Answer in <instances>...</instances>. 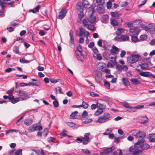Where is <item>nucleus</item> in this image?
Returning <instances> with one entry per match:
<instances>
[{
	"instance_id": "obj_13",
	"label": "nucleus",
	"mask_w": 155,
	"mask_h": 155,
	"mask_svg": "<svg viewBox=\"0 0 155 155\" xmlns=\"http://www.w3.org/2000/svg\"><path fill=\"white\" fill-rule=\"evenodd\" d=\"M41 7V6L39 5H38L35 8L33 9H30L29 12H32L33 13H36L38 12L39 10Z\"/></svg>"
},
{
	"instance_id": "obj_16",
	"label": "nucleus",
	"mask_w": 155,
	"mask_h": 155,
	"mask_svg": "<svg viewBox=\"0 0 155 155\" xmlns=\"http://www.w3.org/2000/svg\"><path fill=\"white\" fill-rule=\"evenodd\" d=\"M96 18L94 15L91 14L90 17L88 18V20L91 23H93L96 21Z\"/></svg>"
},
{
	"instance_id": "obj_34",
	"label": "nucleus",
	"mask_w": 155,
	"mask_h": 155,
	"mask_svg": "<svg viewBox=\"0 0 155 155\" xmlns=\"http://www.w3.org/2000/svg\"><path fill=\"white\" fill-rule=\"evenodd\" d=\"M141 120L142 121V122H140V123L144 124L147 121L148 119L146 116H145L142 117L141 118Z\"/></svg>"
},
{
	"instance_id": "obj_41",
	"label": "nucleus",
	"mask_w": 155,
	"mask_h": 155,
	"mask_svg": "<svg viewBox=\"0 0 155 155\" xmlns=\"http://www.w3.org/2000/svg\"><path fill=\"white\" fill-rule=\"evenodd\" d=\"M104 82L105 87L108 89H109L110 88V83L106 81H104Z\"/></svg>"
},
{
	"instance_id": "obj_27",
	"label": "nucleus",
	"mask_w": 155,
	"mask_h": 155,
	"mask_svg": "<svg viewBox=\"0 0 155 155\" xmlns=\"http://www.w3.org/2000/svg\"><path fill=\"white\" fill-rule=\"evenodd\" d=\"M139 65L142 69L144 70H147L148 65L147 63H143L141 64H139Z\"/></svg>"
},
{
	"instance_id": "obj_45",
	"label": "nucleus",
	"mask_w": 155,
	"mask_h": 155,
	"mask_svg": "<svg viewBox=\"0 0 155 155\" xmlns=\"http://www.w3.org/2000/svg\"><path fill=\"white\" fill-rule=\"evenodd\" d=\"M138 28L137 27H134L133 28H130L129 31L130 33H132L138 29Z\"/></svg>"
},
{
	"instance_id": "obj_28",
	"label": "nucleus",
	"mask_w": 155,
	"mask_h": 155,
	"mask_svg": "<svg viewBox=\"0 0 155 155\" xmlns=\"http://www.w3.org/2000/svg\"><path fill=\"white\" fill-rule=\"evenodd\" d=\"M124 29L123 28H118L117 31H116V34L118 35H120L121 33L124 32Z\"/></svg>"
},
{
	"instance_id": "obj_58",
	"label": "nucleus",
	"mask_w": 155,
	"mask_h": 155,
	"mask_svg": "<svg viewBox=\"0 0 155 155\" xmlns=\"http://www.w3.org/2000/svg\"><path fill=\"white\" fill-rule=\"evenodd\" d=\"M112 2L110 1H108L107 3V9H110L111 8Z\"/></svg>"
},
{
	"instance_id": "obj_60",
	"label": "nucleus",
	"mask_w": 155,
	"mask_h": 155,
	"mask_svg": "<svg viewBox=\"0 0 155 155\" xmlns=\"http://www.w3.org/2000/svg\"><path fill=\"white\" fill-rule=\"evenodd\" d=\"M4 2L5 4H7L9 5H11V7H12V5L14 4V3H15V1H12L9 2Z\"/></svg>"
},
{
	"instance_id": "obj_9",
	"label": "nucleus",
	"mask_w": 155,
	"mask_h": 155,
	"mask_svg": "<svg viewBox=\"0 0 155 155\" xmlns=\"http://www.w3.org/2000/svg\"><path fill=\"white\" fill-rule=\"evenodd\" d=\"M122 106L125 108H128L127 110L129 112L131 111H136L135 110H133V107L130 106L129 103L127 102L123 103L122 104Z\"/></svg>"
},
{
	"instance_id": "obj_44",
	"label": "nucleus",
	"mask_w": 155,
	"mask_h": 155,
	"mask_svg": "<svg viewBox=\"0 0 155 155\" xmlns=\"http://www.w3.org/2000/svg\"><path fill=\"white\" fill-rule=\"evenodd\" d=\"M79 12L80 13L78 14V16L80 20H81L84 17V14L83 11L82 12Z\"/></svg>"
},
{
	"instance_id": "obj_56",
	"label": "nucleus",
	"mask_w": 155,
	"mask_h": 155,
	"mask_svg": "<svg viewBox=\"0 0 155 155\" xmlns=\"http://www.w3.org/2000/svg\"><path fill=\"white\" fill-rule=\"evenodd\" d=\"M20 61L21 63H28L29 62V61L28 60H27L25 59L24 58H22V59H20Z\"/></svg>"
},
{
	"instance_id": "obj_49",
	"label": "nucleus",
	"mask_w": 155,
	"mask_h": 155,
	"mask_svg": "<svg viewBox=\"0 0 155 155\" xmlns=\"http://www.w3.org/2000/svg\"><path fill=\"white\" fill-rule=\"evenodd\" d=\"M78 113V112L77 111L71 113V114L70 115V117L71 118H74L75 117V116L77 115V114Z\"/></svg>"
},
{
	"instance_id": "obj_42",
	"label": "nucleus",
	"mask_w": 155,
	"mask_h": 155,
	"mask_svg": "<svg viewBox=\"0 0 155 155\" xmlns=\"http://www.w3.org/2000/svg\"><path fill=\"white\" fill-rule=\"evenodd\" d=\"M67 124L68 126L71 128L74 127L76 126L75 124L72 122H68L67 123Z\"/></svg>"
},
{
	"instance_id": "obj_4",
	"label": "nucleus",
	"mask_w": 155,
	"mask_h": 155,
	"mask_svg": "<svg viewBox=\"0 0 155 155\" xmlns=\"http://www.w3.org/2000/svg\"><path fill=\"white\" fill-rule=\"evenodd\" d=\"M67 12V9L65 8H62L59 12V15H58V18L60 19L63 18L66 16Z\"/></svg>"
},
{
	"instance_id": "obj_1",
	"label": "nucleus",
	"mask_w": 155,
	"mask_h": 155,
	"mask_svg": "<svg viewBox=\"0 0 155 155\" xmlns=\"http://www.w3.org/2000/svg\"><path fill=\"white\" fill-rule=\"evenodd\" d=\"M146 136V134L143 131H139L135 135L136 138L138 139H140L135 144L138 145L141 144L145 142V140L143 139Z\"/></svg>"
},
{
	"instance_id": "obj_2",
	"label": "nucleus",
	"mask_w": 155,
	"mask_h": 155,
	"mask_svg": "<svg viewBox=\"0 0 155 155\" xmlns=\"http://www.w3.org/2000/svg\"><path fill=\"white\" fill-rule=\"evenodd\" d=\"M110 115L109 113H104L103 116L99 117L97 122L99 123H104L110 120Z\"/></svg>"
},
{
	"instance_id": "obj_31",
	"label": "nucleus",
	"mask_w": 155,
	"mask_h": 155,
	"mask_svg": "<svg viewBox=\"0 0 155 155\" xmlns=\"http://www.w3.org/2000/svg\"><path fill=\"white\" fill-rule=\"evenodd\" d=\"M111 24L113 26L118 25V24L117 21L114 19H112L110 20Z\"/></svg>"
},
{
	"instance_id": "obj_26",
	"label": "nucleus",
	"mask_w": 155,
	"mask_h": 155,
	"mask_svg": "<svg viewBox=\"0 0 155 155\" xmlns=\"http://www.w3.org/2000/svg\"><path fill=\"white\" fill-rule=\"evenodd\" d=\"M143 153V151L140 150H134L132 152L133 155H139L142 154Z\"/></svg>"
},
{
	"instance_id": "obj_3",
	"label": "nucleus",
	"mask_w": 155,
	"mask_h": 155,
	"mask_svg": "<svg viewBox=\"0 0 155 155\" xmlns=\"http://www.w3.org/2000/svg\"><path fill=\"white\" fill-rule=\"evenodd\" d=\"M140 56L138 54H132L131 56L127 58V61L130 64H133L137 62L139 60Z\"/></svg>"
},
{
	"instance_id": "obj_19",
	"label": "nucleus",
	"mask_w": 155,
	"mask_h": 155,
	"mask_svg": "<svg viewBox=\"0 0 155 155\" xmlns=\"http://www.w3.org/2000/svg\"><path fill=\"white\" fill-rule=\"evenodd\" d=\"M90 135V133H85L84 135V137H83V138H84V141H86L87 142H90L91 140V138L89 137V136Z\"/></svg>"
},
{
	"instance_id": "obj_10",
	"label": "nucleus",
	"mask_w": 155,
	"mask_h": 155,
	"mask_svg": "<svg viewBox=\"0 0 155 155\" xmlns=\"http://www.w3.org/2000/svg\"><path fill=\"white\" fill-rule=\"evenodd\" d=\"M82 53L79 52H78V53H75L76 56L78 60L81 61H83L84 59L82 54Z\"/></svg>"
},
{
	"instance_id": "obj_30",
	"label": "nucleus",
	"mask_w": 155,
	"mask_h": 155,
	"mask_svg": "<svg viewBox=\"0 0 155 155\" xmlns=\"http://www.w3.org/2000/svg\"><path fill=\"white\" fill-rule=\"evenodd\" d=\"M31 80L33 81L32 82L33 84H35V85H33V86H39L40 85V83L38 81L34 79H33Z\"/></svg>"
},
{
	"instance_id": "obj_57",
	"label": "nucleus",
	"mask_w": 155,
	"mask_h": 155,
	"mask_svg": "<svg viewBox=\"0 0 155 155\" xmlns=\"http://www.w3.org/2000/svg\"><path fill=\"white\" fill-rule=\"evenodd\" d=\"M67 131L65 130H63L62 132L60 134V135L61 136V137L62 138V137H65L66 136H68V135L66 134L65 132Z\"/></svg>"
},
{
	"instance_id": "obj_59",
	"label": "nucleus",
	"mask_w": 155,
	"mask_h": 155,
	"mask_svg": "<svg viewBox=\"0 0 155 155\" xmlns=\"http://www.w3.org/2000/svg\"><path fill=\"white\" fill-rule=\"evenodd\" d=\"M13 51L17 54H20L18 47H16L14 49Z\"/></svg>"
},
{
	"instance_id": "obj_48",
	"label": "nucleus",
	"mask_w": 155,
	"mask_h": 155,
	"mask_svg": "<svg viewBox=\"0 0 155 155\" xmlns=\"http://www.w3.org/2000/svg\"><path fill=\"white\" fill-rule=\"evenodd\" d=\"M53 104L54 106L55 107H58L59 106V103L57 99H56L53 102Z\"/></svg>"
},
{
	"instance_id": "obj_43",
	"label": "nucleus",
	"mask_w": 155,
	"mask_h": 155,
	"mask_svg": "<svg viewBox=\"0 0 155 155\" xmlns=\"http://www.w3.org/2000/svg\"><path fill=\"white\" fill-rule=\"evenodd\" d=\"M35 130H41L42 129V127L40 125H37L35 124Z\"/></svg>"
},
{
	"instance_id": "obj_37",
	"label": "nucleus",
	"mask_w": 155,
	"mask_h": 155,
	"mask_svg": "<svg viewBox=\"0 0 155 155\" xmlns=\"http://www.w3.org/2000/svg\"><path fill=\"white\" fill-rule=\"evenodd\" d=\"M131 36V41L133 42H136L139 40L137 36Z\"/></svg>"
},
{
	"instance_id": "obj_51",
	"label": "nucleus",
	"mask_w": 155,
	"mask_h": 155,
	"mask_svg": "<svg viewBox=\"0 0 155 155\" xmlns=\"http://www.w3.org/2000/svg\"><path fill=\"white\" fill-rule=\"evenodd\" d=\"M82 151L83 153L87 155L91 153L90 151L87 149H82Z\"/></svg>"
},
{
	"instance_id": "obj_24",
	"label": "nucleus",
	"mask_w": 155,
	"mask_h": 155,
	"mask_svg": "<svg viewBox=\"0 0 155 155\" xmlns=\"http://www.w3.org/2000/svg\"><path fill=\"white\" fill-rule=\"evenodd\" d=\"M121 41H125L129 40V37L126 35H122L120 36Z\"/></svg>"
},
{
	"instance_id": "obj_17",
	"label": "nucleus",
	"mask_w": 155,
	"mask_h": 155,
	"mask_svg": "<svg viewBox=\"0 0 155 155\" xmlns=\"http://www.w3.org/2000/svg\"><path fill=\"white\" fill-rule=\"evenodd\" d=\"M11 97H12L11 99H9L10 101L12 104H15L19 101L20 100L18 98H14L13 95H11Z\"/></svg>"
},
{
	"instance_id": "obj_46",
	"label": "nucleus",
	"mask_w": 155,
	"mask_h": 155,
	"mask_svg": "<svg viewBox=\"0 0 155 155\" xmlns=\"http://www.w3.org/2000/svg\"><path fill=\"white\" fill-rule=\"evenodd\" d=\"M117 57V56L115 55L114 57V59L110 60V61L114 65H115L117 64V63L116 61Z\"/></svg>"
},
{
	"instance_id": "obj_25",
	"label": "nucleus",
	"mask_w": 155,
	"mask_h": 155,
	"mask_svg": "<svg viewBox=\"0 0 155 155\" xmlns=\"http://www.w3.org/2000/svg\"><path fill=\"white\" fill-rule=\"evenodd\" d=\"M130 81L134 85L139 84L141 83L139 80L136 78H134L131 79L130 80Z\"/></svg>"
},
{
	"instance_id": "obj_53",
	"label": "nucleus",
	"mask_w": 155,
	"mask_h": 155,
	"mask_svg": "<svg viewBox=\"0 0 155 155\" xmlns=\"http://www.w3.org/2000/svg\"><path fill=\"white\" fill-rule=\"evenodd\" d=\"M144 107V106L143 105H138L136 106H135L134 107H133V109H140L142 108H143Z\"/></svg>"
},
{
	"instance_id": "obj_12",
	"label": "nucleus",
	"mask_w": 155,
	"mask_h": 155,
	"mask_svg": "<svg viewBox=\"0 0 155 155\" xmlns=\"http://www.w3.org/2000/svg\"><path fill=\"white\" fill-rule=\"evenodd\" d=\"M33 123V120L31 118L25 119L24 121V124L27 126L31 125Z\"/></svg>"
},
{
	"instance_id": "obj_63",
	"label": "nucleus",
	"mask_w": 155,
	"mask_h": 155,
	"mask_svg": "<svg viewBox=\"0 0 155 155\" xmlns=\"http://www.w3.org/2000/svg\"><path fill=\"white\" fill-rule=\"evenodd\" d=\"M121 139V138L120 137H115L114 141L115 143H117L120 141V140Z\"/></svg>"
},
{
	"instance_id": "obj_36",
	"label": "nucleus",
	"mask_w": 155,
	"mask_h": 155,
	"mask_svg": "<svg viewBox=\"0 0 155 155\" xmlns=\"http://www.w3.org/2000/svg\"><path fill=\"white\" fill-rule=\"evenodd\" d=\"M19 94H20V95L21 96L23 95H27L28 94V93L26 91H21L20 90L19 91Z\"/></svg>"
},
{
	"instance_id": "obj_21",
	"label": "nucleus",
	"mask_w": 155,
	"mask_h": 155,
	"mask_svg": "<svg viewBox=\"0 0 155 155\" xmlns=\"http://www.w3.org/2000/svg\"><path fill=\"white\" fill-rule=\"evenodd\" d=\"M150 147V145L147 143L143 144L140 145V148L142 150H146L148 149Z\"/></svg>"
},
{
	"instance_id": "obj_11",
	"label": "nucleus",
	"mask_w": 155,
	"mask_h": 155,
	"mask_svg": "<svg viewBox=\"0 0 155 155\" xmlns=\"http://www.w3.org/2000/svg\"><path fill=\"white\" fill-rule=\"evenodd\" d=\"M69 36L70 37V40L69 41V43L70 45H72L74 43V39L73 37V34H72V30H70L69 32Z\"/></svg>"
},
{
	"instance_id": "obj_22",
	"label": "nucleus",
	"mask_w": 155,
	"mask_h": 155,
	"mask_svg": "<svg viewBox=\"0 0 155 155\" xmlns=\"http://www.w3.org/2000/svg\"><path fill=\"white\" fill-rule=\"evenodd\" d=\"M155 133L149 135V140L151 142H155Z\"/></svg>"
},
{
	"instance_id": "obj_33",
	"label": "nucleus",
	"mask_w": 155,
	"mask_h": 155,
	"mask_svg": "<svg viewBox=\"0 0 155 155\" xmlns=\"http://www.w3.org/2000/svg\"><path fill=\"white\" fill-rule=\"evenodd\" d=\"M95 80L97 82L100 83L102 80L101 77L100 75L99 76L98 74H97L95 76Z\"/></svg>"
},
{
	"instance_id": "obj_40",
	"label": "nucleus",
	"mask_w": 155,
	"mask_h": 155,
	"mask_svg": "<svg viewBox=\"0 0 155 155\" xmlns=\"http://www.w3.org/2000/svg\"><path fill=\"white\" fill-rule=\"evenodd\" d=\"M147 38V35H140V39L141 41H144L146 40Z\"/></svg>"
},
{
	"instance_id": "obj_32",
	"label": "nucleus",
	"mask_w": 155,
	"mask_h": 155,
	"mask_svg": "<svg viewBox=\"0 0 155 155\" xmlns=\"http://www.w3.org/2000/svg\"><path fill=\"white\" fill-rule=\"evenodd\" d=\"M35 124H33L31 126H30L28 129V132L29 133H31L35 131Z\"/></svg>"
},
{
	"instance_id": "obj_7",
	"label": "nucleus",
	"mask_w": 155,
	"mask_h": 155,
	"mask_svg": "<svg viewBox=\"0 0 155 155\" xmlns=\"http://www.w3.org/2000/svg\"><path fill=\"white\" fill-rule=\"evenodd\" d=\"M120 51L119 49L116 46L113 45L112 49L110 50L111 54L112 55H116L118 54Z\"/></svg>"
},
{
	"instance_id": "obj_54",
	"label": "nucleus",
	"mask_w": 155,
	"mask_h": 155,
	"mask_svg": "<svg viewBox=\"0 0 155 155\" xmlns=\"http://www.w3.org/2000/svg\"><path fill=\"white\" fill-rule=\"evenodd\" d=\"M90 95L93 97H98L99 96V95L97 93H95L94 92L91 91L90 92Z\"/></svg>"
},
{
	"instance_id": "obj_39",
	"label": "nucleus",
	"mask_w": 155,
	"mask_h": 155,
	"mask_svg": "<svg viewBox=\"0 0 155 155\" xmlns=\"http://www.w3.org/2000/svg\"><path fill=\"white\" fill-rule=\"evenodd\" d=\"M86 27L89 30L93 31L94 30V26L93 25L88 24Z\"/></svg>"
},
{
	"instance_id": "obj_15",
	"label": "nucleus",
	"mask_w": 155,
	"mask_h": 155,
	"mask_svg": "<svg viewBox=\"0 0 155 155\" xmlns=\"http://www.w3.org/2000/svg\"><path fill=\"white\" fill-rule=\"evenodd\" d=\"M82 3H83V6L85 8H89L91 7V6L90 5L89 3L87 1L84 0Z\"/></svg>"
},
{
	"instance_id": "obj_52",
	"label": "nucleus",
	"mask_w": 155,
	"mask_h": 155,
	"mask_svg": "<svg viewBox=\"0 0 155 155\" xmlns=\"http://www.w3.org/2000/svg\"><path fill=\"white\" fill-rule=\"evenodd\" d=\"M108 15H103L102 16V20L104 21H105L108 19Z\"/></svg>"
},
{
	"instance_id": "obj_61",
	"label": "nucleus",
	"mask_w": 155,
	"mask_h": 155,
	"mask_svg": "<svg viewBox=\"0 0 155 155\" xmlns=\"http://www.w3.org/2000/svg\"><path fill=\"white\" fill-rule=\"evenodd\" d=\"M140 31V30H138L137 29L136 31H135L134 33H132V36H137V35H138V33H139V32Z\"/></svg>"
},
{
	"instance_id": "obj_64",
	"label": "nucleus",
	"mask_w": 155,
	"mask_h": 155,
	"mask_svg": "<svg viewBox=\"0 0 155 155\" xmlns=\"http://www.w3.org/2000/svg\"><path fill=\"white\" fill-rule=\"evenodd\" d=\"M155 26L153 25V24H150L148 25V30L149 31H150V30H151L152 28H153Z\"/></svg>"
},
{
	"instance_id": "obj_55",
	"label": "nucleus",
	"mask_w": 155,
	"mask_h": 155,
	"mask_svg": "<svg viewBox=\"0 0 155 155\" xmlns=\"http://www.w3.org/2000/svg\"><path fill=\"white\" fill-rule=\"evenodd\" d=\"M83 23L84 24V26L86 27L88 25V21L85 19H84L83 20Z\"/></svg>"
},
{
	"instance_id": "obj_62",
	"label": "nucleus",
	"mask_w": 155,
	"mask_h": 155,
	"mask_svg": "<svg viewBox=\"0 0 155 155\" xmlns=\"http://www.w3.org/2000/svg\"><path fill=\"white\" fill-rule=\"evenodd\" d=\"M82 104L83 108L85 109L88 107V104L83 101Z\"/></svg>"
},
{
	"instance_id": "obj_50",
	"label": "nucleus",
	"mask_w": 155,
	"mask_h": 155,
	"mask_svg": "<svg viewBox=\"0 0 155 155\" xmlns=\"http://www.w3.org/2000/svg\"><path fill=\"white\" fill-rule=\"evenodd\" d=\"M4 2L3 0H0V6H1L2 9L3 10L5 6L4 5Z\"/></svg>"
},
{
	"instance_id": "obj_14",
	"label": "nucleus",
	"mask_w": 155,
	"mask_h": 155,
	"mask_svg": "<svg viewBox=\"0 0 155 155\" xmlns=\"http://www.w3.org/2000/svg\"><path fill=\"white\" fill-rule=\"evenodd\" d=\"M151 74L150 72L148 71H143L139 73V74L142 76L145 77H147L151 76Z\"/></svg>"
},
{
	"instance_id": "obj_8",
	"label": "nucleus",
	"mask_w": 155,
	"mask_h": 155,
	"mask_svg": "<svg viewBox=\"0 0 155 155\" xmlns=\"http://www.w3.org/2000/svg\"><path fill=\"white\" fill-rule=\"evenodd\" d=\"M77 10L79 12H82L83 11L84 7L83 5V3L81 2H78L76 5Z\"/></svg>"
},
{
	"instance_id": "obj_35",
	"label": "nucleus",
	"mask_w": 155,
	"mask_h": 155,
	"mask_svg": "<svg viewBox=\"0 0 155 155\" xmlns=\"http://www.w3.org/2000/svg\"><path fill=\"white\" fill-rule=\"evenodd\" d=\"M103 112V110H101L100 109H98L95 112L94 115L96 116H98L102 114Z\"/></svg>"
},
{
	"instance_id": "obj_18",
	"label": "nucleus",
	"mask_w": 155,
	"mask_h": 155,
	"mask_svg": "<svg viewBox=\"0 0 155 155\" xmlns=\"http://www.w3.org/2000/svg\"><path fill=\"white\" fill-rule=\"evenodd\" d=\"M80 32L78 36L80 37H84L85 36V32L84 31V28L82 27H80L79 28Z\"/></svg>"
},
{
	"instance_id": "obj_38",
	"label": "nucleus",
	"mask_w": 155,
	"mask_h": 155,
	"mask_svg": "<svg viewBox=\"0 0 155 155\" xmlns=\"http://www.w3.org/2000/svg\"><path fill=\"white\" fill-rule=\"evenodd\" d=\"M14 87L8 90L7 91L6 94H9L10 96L12 95V94L14 91Z\"/></svg>"
},
{
	"instance_id": "obj_47",
	"label": "nucleus",
	"mask_w": 155,
	"mask_h": 155,
	"mask_svg": "<svg viewBox=\"0 0 155 155\" xmlns=\"http://www.w3.org/2000/svg\"><path fill=\"white\" fill-rule=\"evenodd\" d=\"M82 52V51L81 50V48L80 45L77 46V49L76 50L75 53H78V52Z\"/></svg>"
},
{
	"instance_id": "obj_20",
	"label": "nucleus",
	"mask_w": 155,
	"mask_h": 155,
	"mask_svg": "<svg viewBox=\"0 0 155 155\" xmlns=\"http://www.w3.org/2000/svg\"><path fill=\"white\" fill-rule=\"evenodd\" d=\"M110 14L112 17L114 18L118 17L120 16L121 14L119 13L117 11L110 12Z\"/></svg>"
},
{
	"instance_id": "obj_6",
	"label": "nucleus",
	"mask_w": 155,
	"mask_h": 155,
	"mask_svg": "<svg viewBox=\"0 0 155 155\" xmlns=\"http://www.w3.org/2000/svg\"><path fill=\"white\" fill-rule=\"evenodd\" d=\"M103 3L99 4L97 6V11L100 14H103L105 12L104 9L103 8Z\"/></svg>"
},
{
	"instance_id": "obj_5",
	"label": "nucleus",
	"mask_w": 155,
	"mask_h": 155,
	"mask_svg": "<svg viewBox=\"0 0 155 155\" xmlns=\"http://www.w3.org/2000/svg\"><path fill=\"white\" fill-rule=\"evenodd\" d=\"M115 148L114 146L104 149L102 152H100L101 155H108L109 153L113 151Z\"/></svg>"
},
{
	"instance_id": "obj_29",
	"label": "nucleus",
	"mask_w": 155,
	"mask_h": 155,
	"mask_svg": "<svg viewBox=\"0 0 155 155\" xmlns=\"http://www.w3.org/2000/svg\"><path fill=\"white\" fill-rule=\"evenodd\" d=\"M50 81L52 83H55L58 81L61 82V80L59 79H55V78H51L50 79Z\"/></svg>"
},
{
	"instance_id": "obj_23",
	"label": "nucleus",
	"mask_w": 155,
	"mask_h": 155,
	"mask_svg": "<svg viewBox=\"0 0 155 155\" xmlns=\"http://www.w3.org/2000/svg\"><path fill=\"white\" fill-rule=\"evenodd\" d=\"M122 82L124 85L126 86H128L129 85V82L128 80L126 78L122 79Z\"/></svg>"
}]
</instances>
